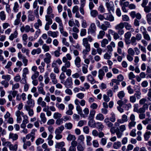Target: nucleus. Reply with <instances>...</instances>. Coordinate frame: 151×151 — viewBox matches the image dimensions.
Wrapping results in <instances>:
<instances>
[{"label": "nucleus", "instance_id": "1", "mask_svg": "<svg viewBox=\"0 0 151 151\" xmlns=\"http://www.w3.org/2000/svg\"><path fill=\"white\" fill-rule=\"evenodd\" d=\"M140 31L142 33L143 37L144 39L147 41L151 40L150 37L148 34L146 28L143 26H142L140 28Z\"/></svg>", "mask_w": 151, "mask_h": 151}, {"label": "nucleus", "instance_id": "2", "mask_svg": "<svg viewBox=\"0 0 151 151\" xmlns=\"http://www.w3.org/2000/svg\"><path fill=\"white\" fill-rule=\"evenodd\" d=\"M63 84L66 88H70L72 86L73 83V80L71 77H69L65 81H63Z\"/></svg>", "mask_w": 151, "mask_h": 151}, {"label": "nucleus", "instance_id": "3", "mask_svg": "<svg viewBox=\"0 0 151 151\" xmlns=\"http://www.w3.org/2000/svg\"><path fill=\"white\" fill-rule=\"evenodd\" d=\"M106 5L109 13H111V11L112 12H114V5L112 2L110 1L109 2H106Z\"/></svg>", "mask_w": 151, "mask_h": 151}, {"label": "nucleus", "instance_id": "4", "mask_svg": "<svg viewBox=\"0 0 151 151\" xmlns=\"http://www.w3.org/2000/svg\"><path fill=\"white\" fill-rule=\"evenodd\" d=\"M96 30V28L95 24L94 23H93L91 24L88 29V33L93 34L95 32Z\"/></svg>", "mask_w": 151, "mask_h": 151}, {"label": "nucleus", "instance_id": "5", "mask_svg": "<svg viewBox=\"0 0 151 151\" xmlns=\"http://www.w3.org/2000/svg\"><path fill=\"white\" fill-rule=\"evenodd\" d=\"M104 15L105 19L106 20L112 22L114 20V17L112 14L105 13H104Z\"/></svg>", "mask_w": 151, "mask_h": 151}, {"label": "nucleus", "instance_id": "6", "mask_svg": "<svg viewBox=\"0 0 151 151\" xmlns=\"http://www.w3.org/2000/svg\"><path fill=\"white\" fill-rule=\"evenodd\" d=\"M135 88L134 90H135L136 93L134 94V97H137V99H139L140 98L141 93L139 91V87L137 86H135L134 87Z\"/></svg>", "mask_w": 151, "mask_h": 151}, {"label": "nucleus", "instance_id": "7", "mask_svg": "<svg viewBox=\"0 0 151 151\" xmlns=\"http://www.w3.org/2000/svg\"><path fill=\"white\" fill-rule=\"evenodd\" d=\"M50 77L53 84H55L58 83V81L56 78V75L55 73H51L50 75Z\"/></svg>", "mask_w": 151, "mask_h": 151}, {"label": "nucleus", "instance_id": "8", "mask_svg": "<svg viewBox=\"0 0 151 151\" xmlns=\"http://www.w3.org/2000/svg\"><path fill=\"white\" fill-rule=\"evenodd\" d=\"M104 122L108 128L112 127L114 126V124L109 120L108 117L106 118L104 120Z\"/></svg>", "mask_w": 151, "mask_h": 151}, {"label": "nucleus", "instance_id": "9", "mask_svg": "<svg viewBox=\"0 0 151 151\" xmlns=\"http://www.w3.org/2000/svg\"><path fill=\"white\" fill-rule=\"evenodd\" d=\"M30 27L28 25H27L25 26H22L20 28V30L22 32H28L30 31Z\"/></svg>", "mask_w": 151, "mask_h": 151}, {"label": "nucleus", "instance_id": "10", "mask_svg": "<svg viewBox=\"0 0 151 151\" xmlns=\"http://www.w3.org/2000/svg\"><path fill=\"white\" fill-rule=\"evenodd\" d=\"M47 33L49 36L53 38H55L58 36V31L52 32L51 31H49L47 32Z\"/></svg>", "mask_w": 151, "mask_h": 151}, {"label": "nucleus", "instance_id": "11", "mask_svg": "<svg viewBox=\"0 0 151 151\" xmlns=\"http://www.w3.org/2000/svg\"><path fill=\"white\" fill-rule=\"evenodd\" d=\"M24 108L26 110L28 111L29 115L30 116H33L34 113L32 109L28 106H25Z\"/></svg>", "mask_w": 151, "mask_h": 151}, {"label": "nucleus", "instance_id": "12", "mask_svg": "<svg viewBox=\"0 0 151 151\" xmlns=\"http://www.w3.org/2000/svg\"><path fill=\"white\" fill-rule=\"evenodd\" d=\"M81 61V59L78 56L76 57L74 60L75 64L78 68H79L81 66L80 64Z\"/></svg>", "mask_w": 151, "mask_h": 151}, {"label": "nucleus", "instance_id": "13", "mask_svg": "<svg viewBox=\"0 0 151 151\" xmlns=\"http://www.w3.org/2000/svg\"><path fill=\"white\" fill-rule=\"evenodd\" d=\"M76 109L78 112V113L79 114L81 117L83 118H85V116L83 113L82 109L80 106H76Z\"/></svg>", "mask_w": 151, "mask_h": 151}, {"label": "nucleus", "instance_id": "14", "mask_svg": "<svg viewBox=\"0 0 151 151\" xmlns=\"http://www.w3.org/2000/svg\"><path fill=\"white\" fill-rule=\"evenodd\" d=\"M98 77L99 78L100 80H102L105 75L104 71L101 69H99L98 71Z\"/></svg>", "mask_w": 151, "mask_h": 151}, {"label": "nucleus", "instance_id": "15", "mask_svg": "<svg viewBox=\"0 0 151 151\" xmlns=\"http://www.w3.org/2000/svg\"><path fill=\"white\" fill-rule=\"evenodd\" d=\"M127 52L128 54L127 55V58L129 61H132V49L129 48Z\"/></svg>", "mask_w": 151, "mask_h": 151}, {"label": "nucleus", "instance_id": "16", "mask_svg": "<svg viewBox=\"0 0 151 151\" xmlns=\"http://www.w3.org/2000/svg\"><path fill=\"white\" fill-rule=\"evenodd\" d=\"M28 20L29 21H33L34 20L35 17L34 16L33 14V12L31 10H29L28 12Z\"/></svg>", "mask_w": 151, "mask_h": 151}, {"label": "nucleus", "instance_id": "17", "mask_svg": "<svg viewBox=\"0 0 151 151\" xmlns=\"http://www.w3.org/2000/svg\"><path fill=\"white\" fill-rule=\"evenodd\" d=\"M89 120L88 122V125L92 128H95L96 127V123L93 119H88Z\"/></svg>", "mask_w": 151, "mask_h": 151}, {"label": "nucleus", "instance_id": "18", "mask_svg": "<svg viewBox=\"0 0 151 151\" xmlns=\"http://www.w3.org/2000/svg\"><path fill=\"white\" fill-rule=\"evenodd\" d=\"M18 136L16 134L11 133L9 135V139H12L13 141L17 140L18 138Z\"/></svg>", "mask_w": 151, "mask_h": 151}, {"label": "nucleus", "instance_id": "19", "mask_svg": "<svg viewBox=\"0 0 151 151\" xmlns=\"http://www.w3.org/2000/svg\"><path fill=\"white\" fill-rule=\"evenodd\" d=\"M19 6L17 1H16L14 3V5L13 7V10L14 12H17L19 9Z\"/></svg>", "mask_w": 151, "mask_h": 151}, {"label": "nucleus", "instance_id": "20", "mask_svg": "<svg viewBox=\"0 0 151 151\" xmlns=\"http://www.w3.org/2000/svg\"><path fill=\"white\" fill-rule=\"evenodd\" d=\"M87 78L88 81L90 82L91 84H93L95 83V81L91 74H88L87 76Z\"/></svg>", "mask_w": 151, "mask_h": 151}, {"label": "nucleus", "instance_id": "21", "mask_svg": "<svg viewBox=\"0 0 151 151\" xmlns=\"http://www.w3.org/2000/svg\"><path fill=\"white\" fill-rule=\"evenodd\" d=\"M18 35L17 31V30H15L13 33H12L11 34L10 36H9V39L11 40L12 41L14 38H16L17 37Z\"/></svg>", "mask_w": 151, "mask_h": 151}, {"label": "nucleus", "instance_id": "22", "mask_svg": "<svg viewBox=\"0 0 151 151\" xmlns=\"http://www.w3.org/2000/svg\"><path fill=\"white\" fill-rule=\"evenodd\" d=\"M55 21L59 24V29L63 27L62 20L59 17H56L55 18Z\"/></svg>", "mask_w": 151, "mask_h": 151}, {"label": "nucleus", "instance_id": "23", "mask_svg": "<svg viewBox=\"0 0 151 151\" xmlns=\"http://www.w3.org/2000/svg\"><path fill=\"white\" fill-rule=\"evenodd\" d=\"M122 146V144L119 141H117L114 142L113 145V147L115 149H118L120 148Z\"/></svg>", "mask_w": 151, "mask_h": 151}, {"label": "nucleus", "instance_id": "24", "mask_svg": "<svg viewBox=\"0 0 151 151\" xmlns=\"http://www.w3.org/2000/svg\"><path fill=\"white\" fill-rule=\"evenodd\" d=\"M27 105H25V106H28L30 108H32L35 106V103L34 100H27Z\"/></svg>", "mask_w": 151, "mask_h": 151}, {"label": "nucleus", "instance_id": "25", "mask_svg": "<svg viewBox=\"0 0 151 151\" xmlns=\"http://www.w3.org/2000/svg\"><path fill=\"white\" fill-rule=\"evenodd\" d=\"M42 25V22L38 18L37 22L34 24V26L36 29H39L38 28L40 27Z\"/></svg>", "mask_w": 151, "mask_h": 151}, {"label": "nucleus", "instance_id": "26", "mask_svg": "<svg viewBox=\"0 0 151 151\" xmlns=\"http://www.w3.org/2000/svg\"><path fill=\"white\" fill-rule=\"evenodd\" d=\"M142 38V35L139 33L137 34L136 37H133V43L135 42H136V40L137 41H139L141 40Z\"/></svg>", "mask_w": 151, "mask_h": 151}, {"label": "nucleus", "instance_id": "27", "mask_svg": "<svg viewBox=\"0 0 151 151\" xmlns=\"http://www.w3.org/2000/svg\"><path fill=\"white\" fill-rule=\"evenodd\" d=\"M64 127L63 125H61L56 128L55 131V134H60L64 129Z\"/></svg>", "mask_w": 151, "mask_h": 151}, {"label": "nucleus", "instance_id": "28", "mask_svg": "<svg viewBox=\"0 0 151 151\" xmlns=\"http://www.w3.org/2000/svg\"><path fill=\"white\" fill-rule=\"evenodd\" d=\"M40 117L41 119L40 122L45 123L47 121V119L45 117V114L43 113H41L40 115Z\"/></svg>", "mask_w": 151, "mask_h": 151}, {"label": "nucleus", "instance_id": "29", "mask_svg": "<svg viewBox=\"0 0 151 151\" xmlns=\"http://www.w3.org/2000/svg\"><path fill=\"white\" fill-rule=\"evenodd\" d=\"M124 27V23L121 22L115 26V28L116 30L122 29Z\"/></svg>", "mask_w": 151, "mask_h": 151}, {"label": "nucleus", "instance_id": "30", "mask_svg": "<svg viewBox=\"0 0 151 151\" xmlns=\"http://www.w3.org/2000/svg\"><path fill=\"white\" fill-rule=\"evenodd\" d=\"M61 70L63 72H65L66 75L68 77L70 76L71 74L72 70L70 69H67L66 68H65L63 69H62Z\"/></svg>", "mask_w": 151, "mask_h": 151}, {"label": "nucleus", "instance_id": "31", "mask_svg": "<svg viewBox=\"0 0 151 151\" xmlns=\"http://www.w3.org/2000/svg\"><path fill=\"white\" fill-rule=\"evenodd\" d=\"M41 52V49L40 48H38L36 49H33L31 51V54L34 55L35 54H39Z\"/></svg>", "mask_w": 151, "mask_h": 151}, {"label": "nucleus", "instance_id": "32", "mask_svg": "<svg viewBox=\"0 0 151 151\" xmlns=\"http://www.w3.org/2000/svg\"><path fill=\"white\" fill-rule=\"evenodd\" d=\"M108 43V40L107 39H104L101 41V46L102 47H105Z\"/></svg>", "mask_w": 151, "mask_h": 151}, {"label": "nucleus", "instance_id": "33", "mask_svg": "<svg viewBox=\"0 0 151 151\" xmlns=\"http://www.w3.org/2000/svg\"><path fill=\"white\" fill-rule=\"evenodd\" d=\"M44 142V140L41 137H39L36 140L35 143L38 146L42 144Z\"/></svg>", "mask_w": 151, "mask_h": 151}, {"label": "nucleus", "instance_id": "34", "mask_svg": "<svg viewBox=\"0 0 151 151\" xmlns=\"http://www.w3.org/2000/svg\"><path fill=\"white\" fill-rule=\"evenodd\" d=\"M96 113V111L93 109L90 110L89 114L88 116V119H93L94 116Z\"/></svg>", "mask_w": 151, "mask_h": 151}, {"label": "nucleus", "instance_id": "35", "mask_svg": "<svg viewBox=\"0 0 151 151\" xmlns=\"http://www.w3.org/2000/svg\"><path fill=\"white\" fill-rule=\"evenodd\" d=\"M111 116L109 118V120L112 122H114L116 121L115 114L114 113L112 112L111 114Z\"/></svg>", "mask_w": 151, "mask_h": 151}, {"label": "nucleus", "instance_id": "36", "mask_svg": "<svg viewBox=\"0 0 151 151\" xmlns=\"http://www.w3.org/2000/svg\"><path fill=\"white\" fill-rule=\"evenodd\" d=\"M88 66L86 64H84L82 67V71L83 74H86L88 72Z\"/></svg>", "mask_w": 151, "mask_h": 151}, {"label": "nucleus", "instance_id": "37", "mask_svg": "<svg viewBox=\"0 0 151 151\" xmlns=\"http://www.w3.org/2000/svg\"><path fill=\"white\" fill-rule=\"evenodd\" d=\"M6 15L4 11H2L0 12V19L2 21H4L6 19Z\"/></svg>", "mask_w": 151, "mask_h": 151}, {"label": "nucleus", "instance_id": "38", "mask_svg": "<svg viewBox=\"0 0 151 151\" xmlns=\"http://www.w3.org/2000/svg\"><path fill=\"white\" fill-rule=\"evenodd\" d=\"M136 17L138 19H140L141 18V14L139 13H136L134 11H133V18Z\"/></svg>", "mask_w": 151, "mask_h": 151}, {"label": "nucleus", "instance_id": "39", "mask_svg": "<svg viewBox=\"0 0 151 151\" xmlns=\"http://www.w3.org/2000/svg\"><path fill=\"white\" fill-rule=\"evenodd\" d=\"M112 53L107 52L104 55V58L105 60H109L111 57Z\"/></svg>", "mask_w": 151, "mask_h": 151}, {"label": "nucleus", "instance_id": "40", "mask_svg": "<svg viewBox=\"0 0 151 151\" xmlns=\"http://www.w3.org/2000/svg\"><path fill=\"white\" fill-rule=\"evenodd\" d=\"M64 145V142H62L59 143H57L55 145V148L59 149L60 148L63 147Z\"/></svg>", "mask_w": 151, "mask_h": 151}, {"label": "nucleus", "instance_id": "41", "mask_svg": "<svg viewBox=\"0 0 151 151\" xmlns=\"http://www.w3.org/2000/svg\"><path fill=\"white\" fill-rule=\"evenodd\" d=\"M17 148L18 145L17 144H15L14 145L12 144L9 147V149L11 151H17Z\"/></svg>", "mask_w": 151, "mask_h": 151}, {"label": "nucleus", "instance_id": "42", "mask_svg": "<svg viewBox=\"0 0 151 151\" xmlns=\"http://www.w3.org/2000/svg\"><path fill=\"white\" fill-rule=\"evenodd\" d=\"M45 20L47 22V23L52 24V20L50 18V15H47L45 16Z\"/></svg>", "mask_w": 151, "mask_h": 151}, {"label": "nucleus", "instance_id": "43", "mask_svg": "<svg viewBox=\"0 0 151 151\" xmlns=\"http://www.w3.org/2000/svg\"><path fill=\"white\" fill-rule=\"evenodd\" d=\"M65 72H62L60 74L59 76V79L61 80V83H63V81H64V79L65 78L66 76L64 73Z\"/></svg>", "mask_w": 151, "mask_h": 151}, {"label": "nucleus", "instance_id": "44", "mask_svg": "<svg viewBox=\"0 0 151 151\" xmlns=\"http://www.w3.org/2000/svg\"><path fill=\"white\" fill-rule=\"evenodd\" d=\"M96 119L97 120L102 121L104 119V116L102 114L99 113L97 115Z\"/></svg>", "mask_w": 151, "mask_h": 151}, {"label": "nucleus", "instance_id": "45", "mask_svg": "<svg viewBox=\"0 0 151 151\" xmlns=\"http://www.w3.org/2000/svg\"><path fill=\"white\" fill-rule=\"evenodd\" d=\"M96 127L99 130H101L104 128V126L101 123L98 122L96 123Z\"/></svg>", "mask_w": 151, "mask_h": 151}, {"label": "nucleus", "instance_id": "46", "mask_svg": "<svg viewBox=\"0 0 151 151\" xmlns=\"http://www.w3.org/2000/svg\"><path fill=\"white\" fill-rule=\"evenodd\" d=\"M125 93L124 91H122L119 92L117 94V96L120 99H123L125 96Z\"/></svg>", "mask_w": 151, "mask_h": 151}, {"label": "nucleus", "instance_id": "47", "mask_svg": "<svg viewBox=\"0 0 151 151\" xmlns=\"http://www.w3.org/2000/svg\"><path fill=\"white\" fill-rule=\"evenodd\" d=\"M62 117V115L59 112H55L53 114V117L55 119H60Z\"/></svg>", "mask_w": 151, "mask_h": 151}, {"label": "nucleus", "instance_id": "48", "mask_svg": "<svg viewBox=\"0 0 151 151\" xmlns=\"http://www.w3.org/2000/svg\"><path fill=\"white\" fill-rule=\"evenodd\" d=\"M67 140L68 141L75 140L76 138L74 135L69 134L68 135L67 138Z\"/></svg>", "mask_w": 151, "mask_h": 151}, {"label": "nucleus", "instance_id": "49", "mask_svg": "<svg viewBox=\"0 0 151 151\" xmlns=\"http://www.w3.org/2000/svg\"><path fill=\"white\" fill-rule=\"evenodd\" d=\"M73 127V124L70 122L66 123L65 124V127L68 129H71Z\"/></svg>", "mask_w": 151, "mask_h": 151}, {"label": "nucleus", "instance_id": "50", "mask_svg": "<svg viewBox=\"0 0 151 151\" xmlns=\"http://www.w3.org/2000/svg\"><path fill=\"white\" fill-rule=\"evenodd\" d=\"M38 91L39 93L42 94L43 95H45L46 93L44 91L43 87H39L38 86L37 87Z\"/></svg>", "mask_w": 151, "mask_h": 151}, {"label": "nucleus", "instance_id": "51", "mask_svg": "<svg viewBox=\"0 0 151 151\" xmlns=\"http://www.w3.org/2000/svg\"><path fill=\"white\" fill-rule=\"evenodd\" d=\"M60 33L63 35L65 37H67L68 36V33L66 31H64L63 27L59 29Z\"/></svg>", "mask_w": 151, "mask_h": 151}, {"label": "nucleus", "instance_id": "52", "mask_svg": "<svg viewBox=\"0 0 151 151\" xmlns=\"http://www.w3.org/2000/svg\"><path fill=\"white\" fill-rule=\"evenodd\" d=\"M105 32L104 31L101 30L100 31L99 34L98 35V39H102L105 35Z\"/></svg>", "mask_w": 151, "mask_h": 151}, {"label": "nucleus", "instance_id": "53", "mask_svg": "<svg viewBox=\"0 0 151 151\" xmlns=\"http://www.w3.org/2000/svg\"><path fill=\"white\" fill-rule=\"evenodd\" d=\"M52 55H54L56 57H58L60 56V53L59 51L56 50L54 51H52L51 52Z\"/></svg>", "mask_w": 151, "mask_h": 151}, {"label": "nucleus", "instance_id": "54", "mask_svg": "<svg viewBox=\"0 0 151 151\" xmlns=\"http://www.w3.org/2000/svg\"><path fill=\"white\" fill-rule=\"evenodd\" d=\"M150 132H146L144 135L145 140L147 141L150 137Z\"/></svg>", "mask_w": 151, "mask_h": 151}, {"label": "nucleus", "instance_id": "55", "mask_svg": "<svg viewBox=\"0 0 151 151\" xmlns=\"http://www.w3.org/2000/svg\"><path fill=\"white\" fill-rule=\"evenodd\" d=\"M90 14L92 17H95L98 15V12L97 10H93L91 11Z\"/></svg>", "mask_w": 151, "mask_h": 151}, {"label": "nucleus", "instance_id": "56", "mask_svg": "<svg viewBox=\"0 0 151 151\" xmlns=\"http://www.w3.org/2000/svg\"><path fill=\"white\" fill-rule=\"evenodd\" d=\"M86 30L85 29H82L81 30L80 35L81 37L85 36L86 34Z\"/></svg>", "mask_w": 151, "mask_h": 151}, {"label": "nucleus", "instance_id": "57", "mask_svg": "<svg viewBox=\"0 0 151 151\" xmlns=\"http://www.w3.org/2000/svg\"><path fill=\"white\" fill-rule=\"evenodd\" d=\"M71 66L70 63L69 61H68L65 63V65L63 66L61 69V70L63 69L64 68H69Z\"/></svg>", "mask_w": 151, "mask_h": 151}, {"label": "nucleus", "instance_id": "58", "mask_svg": "<svg viewBox=\"0 0 151 151\" xmlns=\"http://www.w3.org/2000/svg\"><path fill=\"white\" fill-rule=\"evenodd\" d=\"M70 53H72L73 52V53L75 56H78L79 54V52L78 50L76 49H74L73 50L70 47Z\"/></svg>", "mask_w": 151, "mask_h": 151}, {"label": "nucleus", "instance_id": "59", "mask_svg": "<svg viewBox=\"0 0 151 151\" xmlns=\"http://www.w3.org/2000/svg\"><path fill=\"white\" fill-rule=\"evenodd\" d=\"M58 105L57 107L59 109L63 110L65 108V106L63 104H57L56 105Z\"/></svg>", "mask_w": 151, "mask_h": 151}, {"label": "nucleus", "instance_id": "60", "mask_svg": "<svg viewBox=\"0 0 151 151\" xmlns=\"http://www.w3.org/2000/svg\"><path fill=\"white\" fill-rule=\"evenodd\" d=\"M42 48L45 52L49 51L50 50V47L49 46H47L46 44H44L42 46Z\"/></svg>", "mask_w": 151, "mask_h": 151}, {"label": "nucleus", "instance_id": "61", "mask_svg": "<svg viewBox=\"0 0 151 151\" xmlns=\"http://www.w3.org/2000/svg\"><path fill=\"white\" fill-rule=\"evenodd\" d=\"M78 6L77 5H75L73 7L72 9V12L74 14L76 12H78Z\"/></svg>", "mask_w": 151, "mask_h": 151}, {"label": "nucleus", "instance_id": "62", "mask_svg": "<svg viewBox=\"0 0 151 151\" xmlns=\"http://www.w3.org/2000/svg\"><path fill=\"white\" fill-rule=\"evenodd\" d=\"M86 123V122L85 120H80L78 124V126L79 127H81L83 126Z\"/></svg>", "mask_w": 151, "mask_h": 151}, {"label": "nucleus", "instance_id": "63", "mask_svg": "<svg viewBox=\"0 0 151 151\" xmlns=\"http://www.w3.org/2000/svg\"><path fill=\"white\" fill-rule=\"evenodd\" d=\"M142 7L144 8V11L146 13H149L151 11V8L148 6H144Z\"/></svg>", "mask_w": 151, "mask_h": 151}, {"label": "nucleus", "instance_id": "64", "mask_svg": "<svg viewBox=\"0 0 151 151\" xmlns=\"http://www.w3.org/2000/svg\"><path fill=\"white\" fill-rule=\"evenodd\" d=\"M147 20L149 24L151 22V13H148L146 15Z\"/></svg>", "mask_w": 151, "mask_h": 151}]
</instances>
